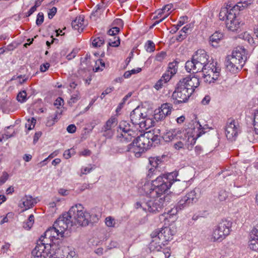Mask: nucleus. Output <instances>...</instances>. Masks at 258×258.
<instances>
[{
	"label": "nucleus",
	"mask_w": 258,
	"mask_h": 258,
	"mask_svg": "<svg viewBox=\"0 0 258 258\" xmlns=\"http://www.w3.org/2000/svg\"><path fill=\"white\" fill-rule=\"evenodd\" d=\"M91 215L84 210L81 204L72 206L68 212L60 216L54 223V226L60 233V237L64 236V231L71 228L73 224L81 226H87L91 221Z\"/></svg>",
	"instance_id": "nucleus-1"
},
{
	"label": "nucleus",
	"mask_w": 258,
	"mask_h": 258,
	"mask_svg": "<svg viewBox=\"0 0 258 258\" xmlns=\"http://www.w3.org/2000/svg\"><path fill=\"white\" fill-rule=\"evenodd\" d=\"M177 172H171L167 174L159 175L152 183L146 181L143 186H139L142 190L150 197L162 195L168 190L173 184L177 181L176 178Z\"/></svg>",
	"instance_id": "nucleus-2"
},
{
	"label": "nucleus",
	"mask_w": 258,
	"mask_h": 258,
	"mask_svg": "<svg viewBox=\"0 0 258 258\" xmlns=\"http://www.w3.org/2000/svg\"><path fill=\"white\" fill-rule=\"evenodd\" d=\"M53 239L47 236L45 233L39 239L35 247L32 251L34 258H50L57 257L54 247H55Z\"/></svg>",
	"instance_id": "nucleus-3"
},
{
	"label": "nucleus",
	"mask_w": 258,
	"mask_h": 258,
	"mask_svg": "<svg viewBox=\"0 0 258 258\" xmlns=\"http://www.w3.org/2000/svg\"><path fill=\"white\" fill-rule=\"evenodd\" d=\"M246 59L245 49L241 46L236 47L232 54L226 58L225 64L227 70L233 74L237 73L243 67Z\"/></svg>",
	"instance_id": "nucleus-4"
},
{
	"label": "nucleus",
	"mask_w": 258,
	"mask_h": 258,
	"mask_svg": "<svg viewBox=\"0 0 258 258\" xmlns=\"http://www.w3.org/2000/svg\"><path fill=\"white\" fill-rule=\"evenodd\" d=\"M213 59L209 60V56L205 50L199 49L193 55L191 60H188L185 63V69L188 72H192L195 74L201 72L205 68H209Z\"/></svg>",
	"instance_id": "nucleus-5"
},
{
	"label": "nucleus",
	"mask_w": 258,
	"mask_h": 258,
	"mask_svg": "<svg viewBox=\"0 0 258 258\" xmlns=\"http://www.w3.org/2000/svg\"><path fill=\"white\" fill-rule=\"evenodd\" d=\"M162 195L150 197L151 199L146 202H137L135 207L137 209L142 208L144 211L150 213H156L160 212L164 206L171 201V197L169 195L163 196Z\"/></svg>",
	"instance_id": "nucleus-6"
},
{
	"label": "nucleus",
	"mask_w": 258,
	"mask_h": 258,
	"mask_svg": "<svg viewBox=\"0 0 258 258\" xmlns=\"http://www.w3.org/2000/svg\"><path fill=\"white\" fill-rule=\"evenodd\" d=\"M238 14L239 12L231 8L229 4L221 8L219 16L220 20H225L226 27L229 30L235 32L243 24L238 18Z\"/></svg>",
	"instance_id": "nucleus-7"
},
{
	"label": "nucleus",
	"mask_w": 258,
	"mask_h": 258,
	"mask_svg": "<svg viewBox=\"0 0 258 258\" xmlns=\"http://www.w3.org/2000/svg\"><path fill=\"white\" fill-rule=\"evenodd\" d=\"M117 138L120 142L125 143L131 141L138 135L140 130L134 125H131L126 121L122 120L119 122L117 130Z\"/></svg>",
	"instance_id": "nucleus-8"
},
{
	"label": "nucleus",
	"mask_w": 258,
	"mask_h": 258,
	"mask_svg": "<svg viewBox=\"0 0 258 258\" xmlns=\"http://www.w3.org/2000/svg\"><path fill=\"white\" fill-rule=\"evenodd\" d=\"M232 223L226 219L222 220L215 227L211 235V240L213 242H221L229 235L232 227Z\"/></svg>",
	"instance_id": "nucleus-9"
},
{
	"label": "nucleus",
	"mask_w": 258,
	"mask_h": 258,
	"mask_svg": "<svg viewBox=\"0 0 258 258\" xmlns=\"http://www.w3.org/2000/svg\"><path fill=\"white\" fill-rule=\"evenodd\" d=\"M190 91V90H188V88H186L182 83L178 82L172 95L173 103L178 105L186 102L192 95Z\"/></svg>",
	"instance_id": "nucleus-10"
},
{
	"label": "nucleus",
	"mask_w": 258,
	"mask_h": 258,
	"mask_svg": "<svg viewBox=\"0 0 258 258\" xmlns=\"http://www.w3.org/2000/svg\"><path fill=\"white\" fill-rule=\"evenodd\" d=\"M209 68H205L201 70L203 73V78L204 82L208 83L214 82L219 77L221 68L218 66L217 61L212 60L211 64L209 65Z\"/></svg>",
	"instance_id": "nucleus-11"
},
{
	"label": "nucleus",
	"mask_w": 258,
	"mask_h": 258,
	"mask_svg": "<svg viewBox=\"0 0 258 258\" xmlns=\"http://www.w3.org/2000/svg\"><path fill=\"white\" fill-rule=\"evenodd\" d=\"M131 122L136 127L139 126L141 129H147L150 127L151 120L146 118L145 116L141 112L140 109L136 108L132 111L130 115Z\"/></svg>",
	"instance_id": "nucleus-12"
},
{
	"label": "nucleus",
	"mask_w": 258,
	"mask_h": 258,
	"mask_svg": "<svg viewBox=\"0 0 258 258\" xmlns=\"http://www.w3.org/2000/svg\"><path fill=\"white\" fill-rule=\"evenodd\" d=\"M175 231L170 227H165L161 229H156L151 234L152 238L161 241V243L167 244V242L172 239Z\"/></svg>",
	"instance_id": "nucleus-13"
},
{
	"label": "nucleus",
	"mask_w": 258,
	"mask_h": 258,
	"mask_svg": "<svg viewBox=\"0 0 258 258\" xmlns=\"http://www.w3.org/2000/svg\"><path fill=\"white\" fill-rule=\"evenodd\" d=\"M201 196V191L200 189L196 187L181 199L178 202V207L180 209L188 207L190 204L196 203L200 198Z\"/></svg>",
	"instance_id": "nucleus-14"
},
{
	"label": "nucleus",
	"mask_w": 258,
	"mask_h": 258,
	"mask_svg": "<svg viewBox=\"0 0 258 258\" xmlns=\"http://www.w3.org/2000/svg\"><path fill=\"white\" fill-rule=\"evenodd\" d=\"M226 137L228 140L235 141L240 132V128L238 121L229 118L227 120L225 128Z\"/></svg>",
	"instance_id": "nucleus-15"
},
{
	"label": "nucleus",
	"mask_w": 258,
	"mask_h": 258,
	"mask_svg": "<svg viewBox=\"0 0 258 258\" xmlns=\"http://www.w3.org/2000/svg\"><path fill=\"white\" fill-rule=\"evenodd\" d=\"M179 82L182 83L186 88H188V90H190L192 94L194 92L195 89L200 85L199 78L195 75L182 78Z\"/></svg>",
	"instance_id": "nucleus-16"
},
{
	"label": "nucleus",
	"mask_w": 258,
	"mask_h": 258,
	"mask_svg": "<svg viewBox=\"0 0 258 258\" xmlns=\"http://www.w3.org/2000/svg\"><path fill=\"white\" fill-rule=\"evenodd\" d=\"M172 108V105L170 103H166L162 104L159 109L156 110L154 118L157 121L164 119L167 116L170 114Z\"/></svg>",
	"instance_id": "nucleus-17"
},
{
	"label": "nucleus",
	"mask_w": 258,
	"mask_h": 258,
	"mask_svg": "<svg viewBox=\"0 0 258 258\" xmlns=\"http://www.w3.org/2000/svg\"><path fill=\"white\" fill-rule=\"evenodd\" d=\"M140 135L137 136L135 140V143H136L137 145H140L142 149L146 151L150 148L152 147V144L150 143L149 138H151V136H148L147 132L142 134L140 132Z\"/></svg>",
	"instance_id": "nucleus-18"
},
{
	"label": "nucleus",
	"mask_w": 258,
	"mask_h": 258,
	"mask_svg": "<svg viewBox=\"0 0 258 258\" xmlns=\"http://www.w3.org/2000/svg\"><path fill=\"white\" fill-rule=\"evenodd\" d=\"M246 179L244 177H241L234 183L233 193L235 196L240 197L245 194L246 190L243 186L246 184Z\"/></svg>",
	"instance_id": "nucleus-19"
},
{
	"label": "nucleus",
	"mask_w": 258,
	"mask_h": 258,
	"mask_svg": "<svg viewBox=\"0 0 258 258\" xmlns=\"http://www.w3.org/2000/svg\"><path fill=\"white\" fill-rule=\"evenodd\" d=\"M248 246L250 249L258 250V224L251 231L249 235Z\"/></svg>",
	"instance_id": "nucleus-20"
},
{
	"label": "nucleus",
	"mask_w": 258,
	"mask_h": 258,
	"mask_svg": "<svg viewBox=\"0 0 258 258\" xmlns=\"http://www.w3.org/2000/svg\"><path fill=\"white\" fill-rule=\"evenodd\" d=\"M182 137V131L179 128H173L166 132L163 138L166 142L180 139Z\"/></svg>",
	"instance_id": "nucleus-21"
},
{
	"label": "nucleus",
	"mask_w": 258,
	"mask_h": 258,
	"mask_svg": "<svg viewBox=\"0 0 258 258\" xmlns=\"http://www.w3.org/2000/svg\"><path fill=\"white\" fill-rule=\"evenodd\" d=\"M36 203L35 199L30 195H26L21 199L19 206L21 208H24L25 209L23 210L24 211L32 208Z\"/></svg>",
	"instance_id": "nucleus-22"
},
{
	"label": "nucleus",
	"mask_w": 258,
	"mask_h": 258,
	"mask_svg": "<svg viewBox=\"0 0 258 258\" xmlns=\"http://www.w3.org/2000/svg\"><path fill=\"white\" fill-rule=\"evenodd\" d=\"M145 151V150L142 149L140 145H137L136 143H135L134 140L132 143L127 146L126 148V151L134 153L135 156L138 158L140 157Z\"/></svg>",
	"instance_id": "nucleus-23"
},
{
	"label": "nucleus",
	"mask_w": 258,
	"mask_h": 258,
	"mask_svg": "<svg viewBox=\"0 0 258 258\" xmlns=\"http://www.w3.org/2000/svg\"><path fill=\"white\" fill-rule=\"evenodd\" d=\"M172 7V5H167L165 6L163 9L159 11L158 13L157 16L156 17V18H160L162 16V15H164V16L160 19L158 21H155L151 27H153L157 24H159V23L161 22L162 21H163L169 15V12L171 9Z\"/></svg>",
	"instance_id": "nucleus-24"
},
{
	"label": "nucleus",
	"mask_w": 258,
	"mask_h": 258,
	"mask_svg": "<svg viewBox=\"0 0 258 258\" xmlns=\"http://www.w3.org/2000/svg\"><path fill=\"white\" fill-rule=\"evenodd\" d=\"M84 22V16L83 15H80L72 21V27L74 29L77 30L78 32H81L83 30L85 27Z\"/></svg>",
	"instance_id": "nucleus-25"
},
{
	"label": "nucleus",
	"mask_w": 258,
	"mask_h": 258,
	"mask_svg": "<svg viewBox=\"0 0 258 258\" xmlns=\"http://www.w3.org/2000/svg\"><path fill=\"white\" fill-rule=\"evenodd\" d=\"M253 1L254 0H240V2H238L237 4L234 6L231 4V8L239 12L243 10V8H246L250 5L253 3Z\"/></svg>",
	"instance_id": "nucleus-26"
},
{
	"label": "nucleus",
	"mask_w": 258,
	"mask_h": 258,
	"mask_svg": "<svg viewBox=\"0 0 258 258\" xmlns=\"http://www.w3.org/2000/svg\"><path fill=\"white\" fill-rule=\"evenodd\" d=\"M45 235L51 237L53 240H57L59 239V237H60V233L59 230L53 225L45 232Z\"/></svg>",
	"instance_id": "nucleus-27"
},
{
	"label": "nucleus",
	"mask_w": 258,
	"mask_h": 258,
	"mask_svg": "<svg viewBox=\"0 0 258 258\" xmlns=\"http://www.w3.org/2000/svg\"><path fill=\"white\" fill-rule=\"evenodd\" d=\"M202 132L200 131L197 135L196 137H195L194 136H189L185 137V139H183L184 142L185 146H187V149H189V145H190L191 147L192 146L194 145L196 143V140L198 138L200 137L202 134Z\"/></svg>",
	"instance_id": "nucleus-28"
},
{
	"label": "nucleus",
	"mask_w": 258,
	"mask_h": 258,
	"mask_svg": "<svg viewBox=\"0 0 258 258\" xmlns=\"http://www.w3.org/2000/svg\"><path fill=\"white\" fill-rule=\"evenodd\" d=\"M223 37V34L216 32L210 37V42L211 45L215 47Z\"/></svg>",
	"instance_id": "nucleus-29"
},
{
	"label": "nucleus",
	"mask_w": 258,
	"mask_h": 258,
	"mask_svg": "<svg viewBox=\"0 0 258 258\" xmlns=\"http://www.w3.org/2000/svg\"><path fill=\"white\" fill-rule=\"evenodd\" d=\"M117 118L114 116H111L106 121L102 127L104 128H108L110 130H113V128L117 124Z\"/></svg>",
	"instance_id": "nucleus-30"
},
{
	"label": "nucleus",
	"mask_w": 258,
	"mask_h": 258,
	"mask_svg": "<svg viewBox=\"0 0 258 258\" xmlns=\"http://www.w3.org/2000/svg\"><path fill=\"white\" fill-rule=\"evenodd\" d=\"M160 242L161 241L152 238V240L150 243V248L157 251L161 250L163 246H164L166 244L161 243Z\"/></svg>",
	"instance_id": "nucleus-31"
},
{
	"label": "nucleus",
	"mask_w": 258,
	"mask_h": 258,
	"mask_svg": "<svg viewBox=\"0 0 258 258\" xmlns=\"http://www.w3.org/2000/svg\"><path fill=\"white\" fill-rule=\"evenodd\" d=\"M148 136H151V138H150V143L152 144V146H156V145H158L160 143V137L157 134H154V133H153L151 131L147 132Z\"/></svg>",
	"instance_id": "nucleus-32"
},
{
	"label": "nucleus",
	"mask_w": 258,
	"mask_h": 258,
	"mask_svg": "<svg viewBox=\"0 0 258 258\" xmlns=\"http://www.w3.org/2000/svg\"><path fill=\"white\" fill-rule=\"evenodd\" d=\"M96 7L97 9L92 13L91 15L96 17H100L105 10V6L103 4H100Z\"/></svg>",
	"instance_id": "nucleus-33"
},
{
	"label": "nucleus",
	"mask_w": 258,
	"mask_h": 258,
	"mask_svg": "<svg viewBox=\"0 0 258 258\" xmlns=\"http://www.w3.org/2000/svg\"><path fill=\"white\" fill-rule=\"evenodd\" d=\"M149 162L151 166L159 167V165L162 163L160 157H150L149 158Z\"/></svg>",
	"instance_id": "nucleus-34"
},
{
	"label": "nucleus",
	"mask_w": 258,
	"mask_h": 258,
	"mask_svg": "<svg viewBox=\"0 0 258 258\" xmlns=\"http://www.w3.org/2000/svg\"><path fill=\"white\" fill-rule=\"evenodd\" d=\"M177 71V66L176 62H170L168 64V70L166 72H169V74L173 76L175 74Z\"/></svg>",
	"instance_id": "nucleus-35"
},
{
	"label": "nucleus",
	"mask_w": 258,
	"mask_h": 258,
	"mask_svg": "<svg viewBox=\"0 0 258 258\" xmlns=\"http://www.w3.org/2000/svg\"><path fill=\"white\" fill-rule=\"evenodd\" d=\"M120 44V39L118 36H113L109 39L108 45L112 47H117Z\"/></svg>",
	"instance_id": "nucleus-36"
},
{
	"label": "nucleus",
	"mask_w": 258,
	"mask_h": 258,
	"mask_svg": "<svg viewBox=\"0 0 258 258\" xmlns=\"http://www.w3.org/2000/svg\"><path fill=\"white\" fill-rule=\"evenodd\" d=\"M187 20L188 18L187 16L181 17L179 18L177 24L176 25H173V27H174L175 29V30H174V32H176L179 29V27H180L187 21Z\"/></svg>",
	"instance_id": "nucleus-37"
},
{
	"label": "nucleus",
	"mask_w": 258,
	"mask_h": 258,
	"mask_svg": "<svg viewBox=\"0 0 258 258\" xmlns=\"http://www.w3.org/2000/svg\"><path fill=\"white\" fill-rule=\"evenodd\" d=\"M101 133H102V136L106 139H111L114 135V130H110L108 128L102 127Z\"/></svg>",
	"instance_id": "nucleus-38"
},
{
	"label": "nucleus",
	"mask_w": 258,
	"mask_h": 258,
	"mask_svg": "<svg viewBox=\"0 0 258 258\" xmlns=\"http://www.w3.org/2000/svg\"><path fill=\"white\" fill-rule=\"evenodd\" d=\"M34 217L33 215H30L29 216L28 220L24 223L23 227L27 230L30 229L33 225Z\"/></svg>",
	"instance_id": "nucleus-39"
},
{
	"label": "nucleus",
	"mask_w": 258,
	"mask_h": 258,
	"mask_svg": "<svg viewBox=\"0 0 258 258\" xmlns=\"http://www.w3.org/2000/svg\"><path fill=\"white\" fill-rule=\"evenodd\" d=\"M104 43V39L103 37H98L93 39L92 45L95 47H100Z\"/></svg>",
	"instance_id": "nucleus-40"
},
{
	"label": "nucleus",
	"mask_w": 258,
	"mask_h": 258,
	"mask_svg": "<svg viewBox=\"0 0 258 258\" xmlns=\"http://www.w3.org/2000/svg\"><path fill=\"white\" fill-rule=\"evenodd\" d=\"M159 173V170H158V167L152 166L151 168L149 169L147 176L148 177V178H151L153 177L154 175H157Z\"/></svg>",
	"instance_id": "nucleus-41"
},
{
	"label": "nucleus",
	"mask_w": 258,
	"mask_h": 258,
	"mask_svg": "<svg viewBox=\"0 0 258 258\" xmlns=\"http://www.w3.org/2000/svg\"><path fill=\"white\" fill-rule=\"evenodd\" d=\"M253 126L255 133L258 134V109L254 111L253 114Z\"/></svg>",
	"instance_id": "nucleus-42"
},
{
	"label": "nucleus",
	"mask_w": 258,
	"mask_h": 258,
	"mask_svg": "<svg viewBox=\"0 0 258 258\" xmlns=\"http://www.w3.org/2000/svg\"><path fill=\"white\" fill-rule=\"evenodd\" d=\"M36 121V119L33 117L31 119H28L27 122L25 124V127L27 128L29 131L32 130L35 125Z\"/></svg>",
	"instance_id": "nucleus-43"
},
{
	"label": "nucleus",
	"mask_w": 258,
	"mask_h": 258,
	"mask_svg": "<svg viewBox=\"0 0 258 258\" xmlns=\"http://www.w3.org/2000/svg\"><path fill=\"white\" fill-rule=\"evenodd\" d=\"M27 93L24 90L18 93L17 96V100L21 103L24 102L26 100Z\"/></svg>",
	"instance_id": "nucleus-44"
},
{
	"label": "nucleus",
	"mask_w": 258,
	"mask_h": 258,
	"mask_svg": "<svg viewBox=\"0 0 258 258\" xmlns=\"http://www.w3.org/2000/svg\"><path fill=\"white\" fill-rule=\"evenodd\" d=\"M145 46L146 50L148 52H152L155 50V45L151 40L147 41Z\"/></svg>",
	"instance_id": "nucleus-45"
},
{
	"label": "nucleus",
	"mask_w": 258,
	"mask_h": 258,
	"mask_svg": "<svg viewBox=\"0 0 258 258\" xmlns=\"http://www.w3.org/2000/svg\"><path fill=\"white\" fill-rule=\"evenodd\" d=\"M229 194L225 190H221L219 192L218 199L221 201H224L226 200L228 197Z\"/></svg>",
	"instance_id": "nucleus-46"
},
{
	"label": "nucleus",
	"mask_w": 258,
	"mask_h": 258,
	"mask_svg": "<svg viewBox=\"0 0 258 258\" xmlns=\"http://www.w3.org/2000/svg\"><path fill=\"white\" fill-rule=\"evenodd\" d=\"M105 224L108 227H113L115 224V220L110 216L107 217L105 219Z\"/></svg>",
	"instance_id": "nucleus-47"
},
{
	"label": "nucleus",
	"mask_w": 258,
	"mask_h": 258,
	"mask_svg": "<svg viewBox=\"0 0 258 258\" xmlns=\"http://www.w3.org/2000/svg\"><path fill=\"white\" fill-rule=\"evenodd\" d=\"M119 28L118 27H114L109 30L107 33L112 37L116 36V35L119 32Z\"/></svg>",
	"instance_id": "nucleus-48"
},
{
	"label": "nucleus",
	"mask_w": 258,
	"mask_h": 258,
	"mask_svg": "<svg viewBox=\"0 0 258 258\" xmlns=\"http://www.w3.org/2000/svg\"><path fill=\"white\" fill-rule=\"evenodd\" d=\"M44 21V15L43 13L39 12L37 16L36 21V24L37 26H40L43 22Z\"/></svg>",
	"instance_id": "nucleus-49"
},
{
	"label": "nucleus",
	"mask_w": 258,
	"mask_h": 258,
	"mask_svg": "<svg viewBox=\"0 0 258 258\" xmlns=\"http://www.w3.org/2000/svg\"><path fill=\"white\" fill-rule=\"evenodd\" d=\"M80 98V93L78 92H77L76 94H74L72 95L70 100L69 101V103H75L77 102L78 100H79Z\"/></svg>",
	"instance_id": "nucleus-50"
},
{
	"label": "nucleus",
	"mask_w": 258,
	"mask_h": 258,
	"mask_svg": "<svg viewBox=\"0 0 258 258\" xmlns=\"http://www.w3.org/2000/svg\"><path fill=\"white\" fill-rule=\"evenodd\" d=\"M172 77V76L169 74V72L166 71L160 79L163 81L164 83H167L171 79Z\"/></svg>",
	"instance_id": "nucleus-51"
},
{
	"label": "nucleus",
	"mask_w": 258,
	"mask_h": 258,
	"mask_svg": "<svg viewBox=\"0 0 258 258\" xmlns=\"http://www.w3.org/2000/svg\"><path fill=\"white\" fill-rule=\"evenodd\" d=\"M242 36L243 38L245 40H246L249 44H252L253 42V38L247 32H244Z\"/></svg>",
	"instance_id": "nucleus-52"
},
{
	"label": "nucleus",
	"mask_w": 258,
	"mask_h": 258,
	"mask_svg": "<svg viewBox=\"0 0 258 258\" xmlns=\"http://www.w3.org/2000/svg\"><path fill=\"white\" fill-rule=\"evenodd\" d=\"M166 56L165 52L162 51L156 55L155 59L158 61H162Z\"/></svg>",
	"instance_id": "nucleus-53"
},
{
	"label": "nucleus",
	"mask_w": 258,
	"mask_h": 258,
	"mask_svg": "<svg viewBox=\"0 0 258 258\" xmlns=\"http://www.w3.org/2000/svg\"><path fill=\"white\" fill-rule=\"evenodd\" d=\"M57 12V8L56 7H52L49 10L48 13V17L49 19H51L53 16L56 14Z\"/></svg>",
	"instance_id": "nucleus-54"
},
{
	"label": "nucleus",
	"mask_w": 258,
	"mask_h": 258,
	"mask_svg": "<svg viewBox=\"0 0 258 258\" xmlns=\"http://www.w3.org/2000/svg\"><path fill=\"white\" fill-rule=\"evenodd\" d=\"M9 177L8 174L6 172L3 173L2 176L0 177V185L3 184L8 180Z\"/></svg>",
	"instance_id": "nucleus-55"
},
{
	"label": "nucleus",
	"mask_w": 258,
	"mask_h": 258,
	"mask_svg": "<svg viewBox=\"0 0 258 258\" xmlns=\"http://www.w3.org/2000/svg\"><path fill=\"white\" fill-rule=\"evenodd\" d=\"M165 84H166V83H164L163 81L161 79H160L155 84L154 88L157 90H159L162 88Z\"/></svg>",
	"instance_id": "nucleus-56"
},
{
	"label": "nucleus",
	"mask_w": 258,
	"mask_h": 258,
	"mask_svg": "<svg viewBox=\"0 0 258 258\" xmlns=\"http://www.w3.org/2000/svg\"><path fill=\"white\" fill-rule=\"evenodd\" d=\"M184 145V143L182 141H180L174 144L173 147L176 150H179L180 149H183Z\"/></svg>",
	"instance_id": "nucleus-57"
},
{
	"label": "nucleus",
	"mask_w": 258,
	"mask_h": 258,
	"mask_svg": "<svg viewBox=\"0 0 258 258\" xmlns=\"http://www.w3.org/2000/svg\"><path fill=\"white\" fill-rule=\"evenodd\" d=\"M74 154V150L71 149H68L66 150L63 153V157L68 159L71 157V156Z\"/></svg>",
	"instance_id": "nucleus-58"
},
{
	"label": "nucleus",
	"mask_w": 258,
	"mask_h": 258,
	"mask_svg": "<svg viewBox=\"0 0 258 258\" xmlns=\"http://www.w3.org/2000/svg\"><path fill=\"white\" fill-rule=\"evenodd\" d=\"M113 90H114L113 87L107 88L102 93V94L100 96V98L101 99H103V98L105 97V95L111 93Z\"/></svg>",
	"instance_id": "nucleus-59"
},
{
	"label": "nucleus",
	"mask_w": 258,
	"mask_h": 258,
	"mask_svg": "<svg viewBox=\"0 0 258 258\" xmlns=\"http://www.w3.org/2000/svg\"><path fill=\"white\" fill-rule=\"evenodd\" d=\"M93 169L94 168L91 165H90L89 167H83L81 169V174H87L90 173Z\"/></svg>",
	"instance_id": "nucleus-60"
},
{
	"label": "nucleus",
	"mask_w": 258,
	"mask_h": 258,
	"mask_svg": "<svg viewBox=\"0 0 258 258\" xmlns=\"http://www.w3.org/2000/svg\"><path fill=\"white\" fill-rule=\"evenodd\" d=\"M67 131L69 133H74L76 131V127L73 124H70L67 127Z\"/></svg>",
	"instance_id": "nucleus-61"
},
{
	"label": "nucleus",
	"mask_w": 258,
	"mask_h": 258,
	"mask_svg": "<svg viewBox=\"0 0 258 258\" xmlns=\"http://www.w3.org/2000/svg\"><path fill=\"white\" fill-rule=\"evenodd\" d=\"M63 103V99L60 97H58L54 101V105L56 106L57 108H58L59 106H61Z\"/></svg>",
	"instance_id": "nucleus-62"
},
{
	"label": "nucleus",
	"mask_w": 258,
	"mask_h": 258,
	"mask_svg": "<svg viewBox=\"0 0 258 258\" xmlns=\"http://www.w3.org/2000/svg\"><path fill=\"white\" fill-rule=\"evenodd\" d=\"M42 133L41 132H36L33 138V143L35 144H36L37 141H38L39 138L41 136Z\"/></svg>",
	"instance_id": "nucleus-63"
},
{
	"label": "nucleus",
	"mask_w": 258,
	"mask_h": 258,
	"mask_svg": "<svg viewBox=\"0 0 258 258\" xmlns=\"http://www.w3.org/2000/svg\"><path fill=\"white\" fill-rule=\"evenodd\" d=\"M77 53V51L73 50L70 53H69V54H68L67 55L66 57H67V59L71 60L72 59L74 58L76 56Z\"/></svg>",
	"instance_id": "nucleus-64"
}]
</instances>
